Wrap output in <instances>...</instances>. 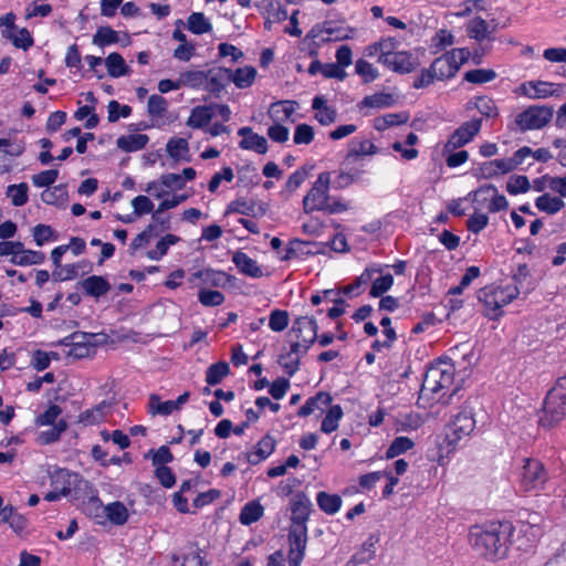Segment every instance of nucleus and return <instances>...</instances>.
Segmentation results:
<instances>
[{"label": "nucleus", "mask_w": 566, "mask_h": 566, "mask_svg": "<svg viewBox=\"0 0 566 566\" xmlns=\"http://www.w3.org/2000/svg\"><path fill=\"white\" fill-rule=\"evenodd\" d=\"M415 65V60L409 52L396 50L392 51L388 61L384 64L389 70L402 74L412 72Z\"/></svg>", "instance_id": "nucleus-22"}, {"label": "nucleus", "mask_w": 566, "mask_h": 566, "mask_svg": "<svg viewBox=\"0 0 566 566\" xmlns=\"http://www.w3.org/2000/svg\"><path fill=\"white\" fill-rule=\"evenodd\" d=\"M454 366L447 360H439L431 365L423 378L421 395H432V400H440L448 390L454 379Z\"/></svg>", "instance_id": "nucleus-4"}, {"label": "nucleus", "mask_w": 566, "mask_h": 566, "mask_svg": "<svg viewBox=\"0 0 566 566\" xmlns=\"http://www.w3.org/2000/svg\"><path fill=\"white\" fill-rule=\"evenodd\" d=\"M2 35L10 40L13 45L19 49L28 50L33 45V39L25 28L2 30Z\"/></svg>", "instance_id": "nucleus-40"}, {"label": "nucleus", "mask_w": 566, "mask_h": 566, "mask_svg": "<svg viewBox=\"0 0 566 566\" xmlns=\"http://www.w3.org/2000/svg\"><path fill=\"white\" fill-rule=\"evenodd\" d=\"M520 290L516 284L504 286H485L479 293V300L484 304L486 315L496 318L502 314V308L517 297Z\"/></svg>", "instance_id": "nucleus-6"}, {"label": "nucleus", "mask_w": 566, "mask_h": 566, "mask_svg": "<svg viewBox=\"0 0 566 566\" xmlns=\"http://www.w3.org/2000/svg\"><path fill=\"white\" fill-rule=\"evenodd\" d=\"M230 373V367L226 361H218L208 367L206 371V381L210 386L218 385Z\"/></svg>", "instance_id": "nucleus-52"}, {"label": "nucleus", "mask_w": 566, "mask_h": 566, "mask_svg": "<svg viewBox=\"0 0 566 566\" xmlns=\"http://www.w3.org/2000/svg\"><path fill=\"white\" fill-rule=\"evenodd\" d=\"M316 502L318 507L328 515L336 514L340 510L343 503L339 495L324 491L317 493Z\"/></svg>", "instance_id": "nucleus-42"}, {"label": "nucleus", "mask_w": 566, "mask_h": 566, "mask_svg": "<svg viewBox=\"0 0 566 566\" xmlns=\"http://www.w3.org/2000/svg\"><path fill=\"white\" fill-rule=\"evenodd\" d=\"M213 118L212 108L209 105H199L191 109L187 119V126L191 128H203Z\"/></svg>", "instance_id": "nucleus-34"}, {"label": "nucleus", "mask_w": 566, "mask_h": 566, "mask_svg": "<svg viewBox=\"0 0 566 566\" xmlns=\"http://www.w3.org/2000/svg\"><path fill=\"white\" fill-rule=\"evenodd\" d=\"M312 108L315 112L314 118L323 126L333 124L337 118L336 108L328 105V101L324 95H317L313 98Z\"/></svg>", "instance_id": "nucleus-20"}, {"label": "nucleus", "mask_w": 566, "mask_h": 566, "mask_svg": "<svg viewBox=\"0 0 566 566\" xmlns=\"http://www.w3.org/2000/svg\"><path fill=\"white\" fill-rule=\"evenodd\" d=\"M377 153V148L373 142L366 138H355L350 143L349 154L353 156H367Z\"/></svg>", "instance_id": "nucleus-64"}, {"label": "nucleus", "mask_w": 566, "mask_h": 566, "mask_svg": "<svg viewBox=\"0 0 566 566\" xmlns=\"http://www.w3.org/2000/svg\"><path fill=\"white\" fill-rule=\"evenodd\" d=\"M308 510L305 505L294 504L292 509V524L289 532L287 560L290 566H300L305 556L307 545Z\"/></svg>", "instance_id": "nucleus-2"}, {"label": "nucleus", "mask_w": 566, "mask_h": 566, "mask_svg": "<svg viewBox=\"0 0 566 566\" xmlns=\"http://www.w3.org/2000/svg\"><path fill=\"white\" fill-rule=\"evenodd\" d=\"M344 412L339 405H331L322 420L321 431L326 434L336 431L339 427V421L342 420Z\"/></svg>", "instance_id": "nucleus-38"}, {"label": "nucleus", "mask_w": 566, "mask_h": 566, "mask_svg": "<svg viewBox=\"0 0 566 566\" xmlns=\"http://www.w3.org/2000/svg\"><path fill=\"white\" fill-rule=\"evenodd\" d=\"M165 211H159V207L151 213V221L146 227L148 232L154 238H158L161 233L171 229V216L164 214Z\"/></svg>", "instance_id": "nucleus-37"}, {"label": "nucleus", "mask_w": 566, "mask_h": 566, "mask_svg": "<svg viewBox=\"0 0 566 566\" xmlns=\"http://www.w3.org/2000/svg\"><path fill=\"white\" fill-rule=\"evenodd\" d=\"M512 171V166L507 158L493 159L482 163L478 168L475 175L479 178L492 179Z\"/></svg>", "instance_id": "nucleus-18"}, {"label": "nucleus", "mask_w": 566, "mask_h": 566, "mask_svg": "<svg viewBox=\"0 0 566 566\" xmlns=\"http://www.w3.org/2000/svg\"><path fill=\"white\" fill-rule=\"evenodd\" d=\"M112 406L106 401H102L97 406L92 409H87L80 413L78 422L84 426H94L98 424L106 419V417L111 413Z\"/></svg>", "instance_id": "nucleus-25"}, {"label": "nucleus", "mask_w": 566, "mask_h": 566, "mask_svg": "<svg viewBox=\"0 0 566 566\" xmlns=\"http://www.w3.org/2000/svg\"><path fill=\"white\" fill-rule=\"evenodd\" d=\"M293 331L297 333L298 338L311 345L317 337L316 321L310 317H300L295 321Z\"/></svg>", "instance_id": "nucleus-30"}, {"label": "nucleus", "mask_w": 566, "mask_h": 566, "mask_svg": "<svg viewBox=\"0 0 566 566\" xmlns=\"http://www.w3.org/2000/svg\"><path fill=\"white\" fill-rule=\"evenodd\" d=\"M397 46L398 41L395 38H381L379 41L367 45L364 49V54L367 57H377V62L384 65Z\"/></svg>", "instance_id": "nucleus-14"}, {"label": "nucleus", "mask_w": 566, "mask_h": 566, "mask_svg": "<svg viewBox=\"0 0 566 566\" xmlns=\"http://www.w3.org/2000/svg\"><path fill=\"white\" fill-rule=\"evenodd\" d=\"M481 126L482 120L480 118H474L463 123L450 135L449 139L444 144L446 151H453L469 144L481 130Z\"/></svg>", "instance_id": "nucleus-13"}, {"label": "nucleus", "mask_w": 566, "mask_h": 566, "mask_svg": "<svg viewBox=\"0 0 566 566\" xmlns=\"http://www.w3.org/2000/svg\"><path fill=\"white\" fill-rule=\"evenodd\" d=\"M187 29L197 35L209 33L212 25L201 12H193L187 19Z\"/></svg>", "instance_id": "nucleus-49"}, {"label": "nucleus", "mask_w": 566, "mask_h": 566, "mask_svg": "<svg viewBox=\"0 0 566 566\" xmlns=\"http://www.w3.org/2000/svg\"><path fill=\"white\" fill-rule=\"evenodd\" d=\"M531 182L524 175H513L506 181V191L512 196L526 193L531 189Z\"/></svg>", "instance_id": "nucleus-58"}, {"label": "nucleus", "mask_w": 566, "mask_h": 566, "mask_svg": "<svg viewBox=\"0 0 566 566\" xmlns=\"http://www.w3.org/2000/svg\"><path fill=\"white\" fill-rule=\"evenodd\" d=\"M408 120L406 113H389L378 116L374 120V128L379 132H384L391 126H398L405 124Z\"/></svg>", "instance_id": "nucleus-48"}, {"label": "nucleus", "mask_w": 566, "mask_h": 566, "mask_svg": "<svg viewBox=\"0 0 566 566\" xmlns=\"http://www.w3.org/2000/svg\"><path fill=\"white\" fill-rule=\"evenodd\" d=\"M276 440L271 434H265L248 453V462L252 465L266 460L275 450Z\"/></svg>", "instance_id": "nucleus-21"}, {"label": "nucleus", "mask_w": 566, "mask_h": 566, "mask_svg": "<svg viewBox=\"0 0 566 566\" xmlns=\"http://www.w3.org/2000/svg\"><path fill=\"white\" fill-rule=\"evenodd\" d=\"M81 289L85 294L98 298L108 293L111 284L103 276L91 275L81 282Z\"/></svg>", "instance_id": "nucleus-27"}, {"label": "nucleus", "mask_w": 566, "mask_h": 566, "mask_svg": "<svg viewBox=\"0 0 566 566\" xmlns=\"http://www.w3.org/2000/svg\"><path fill=\"white\" fill-rule=\"evenodd\" d=\"M297 107L298 103L295 101H277L270 104L268 116L274 124H284L291 120Z\"/></svg>", "instance_id": "nucleus-16"}, {"label": "nucleus", "mask_w": 566, "mask_h": 566, "mask_svg": "<svg viewBox=\"0 0 566 566\" xmlns=\"http://www.w3.org/2000/svg\"><path fill=\"white\" fill-rule=\"evenodd\" d=\"M355 73L361 77L364 83H371L379 77L378 69L364 59L356 61Z\"/></svg>", "instance_id": "nucleus-57"}, {"label": "nucleus", "mask_w": 566, "mask_h": 566, "mask_svg": "<svg viewBox=\"0 0 566 566\" xmlns=\"http://www.w3.org/2000/svg\"><path fill=\"white\" fill-rule=\"evenodd\" d=\"M395 103L396 98L392 94L380 92L365 96L360 102L359 106L360 108H388L394 106Z\"/></svg>", "instance_id": "nucleus-43"}, {"label": "nucleus", "mask_w": 566, "mask_h": 566, "mask_svg": "<svg viewBox=\"0 0 566 566\" xmlns=\"http://www.w3.org/2000/svg\"><path fill=\"white\" fill-rule=\"evenodd\" d=\"M181 241V238L174 233H165L156 242L154 249L147 251L146 256L151 261L161 260L169 251V249Z\"/></svg>", "instance_id": "nucleus-29"}, {"label": "nucleus", "mask_w": 566, "mask_h": 566, "mask_svg": "<svg viewBox=\"0 0 566 566\" xmlns=\"http://www.w3.org/2000/svg\"><path fill=\"white\" fill-rule=\"evenodd\" d=\"M166 150L168 155L177 161L189 160V144L186 138H170L166 145Z\"/></svg>", "instance_id": "nucleus-39"}, {"label": "nucleus", "mask_w": 566, "mask_h": 566, "mask_svg": "<svg viewBox=\"0 0 566 566\" xmlns=\"http://www.w3.org/2000/svg\"><path fill=\"white\" fill-rule=\"evenodd\" d=\"M232 262L237 269L244 275L250 277H261L263 275L262 269L258 265L256 261L250 258L247 253L237 251L232 255Z\"/></svg>", "instance_id": "nucleus-24"}, {"label": "nucleus", "mask_w": 566, "mask_h": 566, "mask_svg": "<svg viewBox=\"0 0 566 566\" xmlns=\"http://www.w3.org/2000/svg\"><path fill=\"white\" fill-rule=\"evenodd\" d=\"M332 186V172L324 171L317 176V179L303 198V209L305 213L324 211L331 198L329 188Z\"/></svg>", "instance_id": "nucleus-10"}, {"label": "nucleus", "mask_w": 566, "mask_h": 566, "mask_svg": "<svg viewBox=\"0 0 566 566\" xmlns=\"http://www.w3.org/2000/svg\"><path fill=\"white\" fill-rule=\"evenodd\" d=\"M67 423L64 419H60L56 424L48 430H43L38 436V441L41 444H50L60 439L61 434L66 430Z\"/></svg>", "instance_id": "nucleus-56"}, {"label": "nucleus", "mask_w": 566, "mask_h": 566, "mask_svg": "<svg viewBox=\"0 0 566 566\" xmlns=\"http://www.w3.org/2000/svg\"><path fill=\"white\" fill-rule=\"evenodd\" d=\"M473 408L469 405L462 406L451 416L447 426L444 442L449 448L448 452L454 451L462 441H467L475 429Z\"/></svg>", "instance_id": "nucleus-5"}, {"label": "nucleus", "mask_w": 566, "mask_h": 566, "mask_svg": "<svg viewBox=\"0 0 566 566\" xmlns=\"http://www.w3.org/2000/svg\"><path fill=\"white\" fill-rule=\"evenodd\" d=\"M227 67H219L218 70H211L207 73V83L205 88L210 93H220L226 85L229 83V75Z\"/></svg>", "instance_id": "nucleus-36"}, {"label": "nucleus", "mask_w": 566, "mask_h": 566, "mask_svg": "<svg viewBox=\"0 0 566 566\" xmlns=\"http://www.w3.org/2000/svg\"><path fill=\"white\" fill-rule=\"evenodd\" d=\"M470 55L471 52L467 48L453 49L437 57L431 63V73L437 77V81L453 77L460 70L461 65L469 60Z\"/></svg>", "instance_id": "nucleus-8"}, {"label": "nucleus", "mask_w": 566, "mask_h": 566, "mask_svg": "<svg viewBox=\"0 0 566 566\" xmlns=\"http://www.w3.org/2000/svg\"><path fill=\"white\" fill-rule=\"evenodd\" d=\"M149 142L145 134H129L117 138L116 146L125 153H134L144 149Z\"/></svg>", "instance_id": "nucleus-32"}, {"label": "nucleus", "mask_w": 566, "mask_h": 566, "mask_svg": "<svg viewBox=\"0 0 566 566\" xmlns=\"http://www.w3.org/2000/svg\"><path fill=\"white\" fill-rule=\"evenodd\" d=\"M29 187L25 182L18 185H9L7 187L6 195L10 198L11 203L14 207H22L28 202L29 199Z\"/></svg>", "instance_id": "nucleus-50"}, {"label": "nucleus", "mask_w": 566, "mask_h": 566, "mask_svg": "<svg viewBox=\"0 0 566 566\" xmlns=\"http://www.w3.org/2000/svg\"><path fill=\"white\" fill-rule=\"evenodd\" d=\"M513 526L509 522H491L470 528L469 541L473 549L491 562L507 557Z\"/></svg>", "instance_id": "nucleus-1"}, {"label": "nucleus", "mask_w": 566, "mask_h": 566, "mask_svg": "<svg viewBox=\"0 0 566 566\" xmlns=\"http://www.w3.org/2000/svg\"><path fill=\"white\" fill-rule=\"evenodd\" d=\"M496 76V72L491 69H474L465 72L464 80L473 84H484L492 82Z\"/></svg>", "instance_id": "nucleus-59"}, {"label": "nucleus", "mask_w": 566, "mask_h": 566, "mask_svg": "<svg viewBox=\"0 0 566 566\" xmlns=\"http://www.w3.org/2000/svg\"><path fill=\"white\" fill-rule=\"evenodd\" d=\"M307 247V242L294 239L289 242V244L279 252V259L281 261H289L292 259L301 258L303 254L307 253L305 248Z\"/></svg>", "instance_id": "nucleus-55"}, {"label": "nucleus", "mask_w": 566, "mask_h": 566, "mask_svg": "<svg viewBox=\"0 0 566 566\" xmlns=\"http://www.w3.org/2000/svg\"><path fill=\"white\" fill-rule=\"evenodd\" d=\"M44 253L41 251L24 250L20 255L11 259V262L19 266L41 264L44 261Z\"/></svg>", "instance_id": "nucleus-61"}, {"label": "nucleus", "mask_w": 566, "mask_h": 566, "mask_svg": "<svg viewBox=\"0 0 566 566\" xmlns=\"http://www.w3.org/2000/svg\"><path fill=\"white\" fill-rule=\"evenodd\" d=\"M229 83L232 82L238 88H248L252 86L256 77V70L253 66L245 65L237 70L228 69Z\"/></svg>", "instance_id": "nucleus-26"}, {"label": "nucleus", "mask_w": 566, "mask_h": 566, "mask_svg": "<svg viewBox=\"0 0 566 566\" xmlns=\"http://www.w3.org/2000/svg\"><path fill=\"white\" fill-rule=\"evenodd\" d=\"M87 336L84 334L74 333L70 337L62 340L65 346H71L69 355L75 358L87 357L91 353V347L86 344Z\"/></svg>", "instance_id": "nucleus-33"}, {"label": "nucleus", "mask_w": 566, "mask_h": 566, "mask_svg": "<svg viewBox=\"0 0 566 566\" xmlns=\"http://www.w3.org/2000/svg\"><path fill=\"white\" fill-rule=\"evenodd\" d=\"M180 85L191 88H205L207 73L203 71H186L179 76Z\"/></svg>", "instance_id": "nucleus-51"}, {"label": "nucleus", "mask_w": 566, "mask_h": 566, "mask_svg": "<svg viewBox=\"0 0 566 566\" xmlns=\"http://www.w3.org/2000/svg\"><path fill=\"white\" fill-rule=\"evenodd\" d=\"M66 197L67 191L64 185L49 187L41 193V200L46 205H57L63 202Z\"/></svg>", "instance_id": "nucleus-60"}, {"label": "nucleus", "mask_w": 566, "mask_h": 566, "mask_svg": "<svg viewBox=\"0 0 566 566\" xmlns=\"http://www.w3.org/2000/svg\"><path fill=\"white\" fill-rule=\"evenodd\" d=\"M264 514V507L259 501L248 502L240 512L239 521L242 525L258 522Z\"/></svg>", "instance_id": "nucleus-44"}, {"label": "nucleus", "mask_w": 566, "mask_h": 566, "mask_svg": "<svg viewBox=\"0 0 566 566\" xmlns=\"http://www.w3.org/2000/svg\"><path fill=\"white\" fill-rule=\"evenodd\" d=\"M172 566H207L199 551L195 547H188L180 555H175Z\"/></svg>", "instance_id": "nucleus-47"}, {"label": "nucleus", "mask_w": 566, "mask_h": 566, "mask_svg": "<svg viewBox=\"0 0 566 566\" xmlns=\"http://www.w3.org/2000/svg\"><path fill=\"white\" fill-rule=\"evenodd\" d=\"M494 29V27L491 28L490 24L481 17H474L467 23L465 27L468 35L478 42L488 40Z\"/></svg>", "instance_id": "nucleus-31"}, {"label": "nucleus", "mask_w": 566, "mask_h": 566, "mask_svg": "<svg viewBox=\"0 0 566 566\" xmlns=\"http://www.w3.org/2000/svg\"><path fill=\"white\" fill-rule=\"evenodd\" d=\"M148 406L153 415L169 416L176 411L172 400L161 401L155 394L150 395Z\"/></svg>", "instance_id": "nucleus-62"}, {"label": "nucleus", "mask_w": 566, "mask_h": 566, "mask_svg": "<svg viewBox=\"0 0 566 566\" xmlns=\"http://www.w3.org/2000/svg\"><path fill=\"white\" fill-rule=\"evenodd\" d=\"M104 513L107 520L115 525H124L129 517L127 507L119 501L105 505Z\"/></svg>", "instance_id": "nucleus-41"}, {"label": "nucleus", "mask_w": 566, "mask_h": 566, "mask_svg": "<svg viewBox=\"0 0 566 566\" xmlns=\"http://www.w3.org/2000/svg\"><path fill=\"white\" fill-rule=\"evenodd\" d=\"M107 73L111 77L118 78L130 74V69L119 53H111L104 60Z\"/></svg>", "instance_id": "nucleus-35"}, {"label": "nucleus", "mask_w": 566, "mask_h": 566, "mask_svg": "<svg viewBox=\"0 0 566 566\" xmlns=\"http://www.w3.org/2000/svg\"><path fill=\"white\" fill-rule=\"evenodd\" d=\"M332 400L333 398L328 392L319 391L305 401V403L298 409L297 416L304 418L316 411L323 412L331 406Z\"/></svg>", "instance_id": "nucleus-23"}, {"label": "nucleus", "mask_w": 566, "mask_h": 566, "mask_svg": "<svg viewBox=\"0 0 566 566\" xmlns=\"http://www.w3.org/2000/svg\"><path fill=\"white\" fill-rule=\"evenodd\" d=\"M415 446V442L408 437H397L392 440L388 449L386 450V458L394 459L400 454L406 453L411 450Z\"/></svg>", "instance_id": "nucleus-53"}, {"label": "nucleus", "mask_w": 566, "mask_h": 566, "mask_svg": "<svg viewBox=\"0 0 566 566\" xmlns=\"http://www.w3.org/2000/svg\"><path fill=\"white\" fill-rule=\"evenodd\" d=\"M548 474L543 463L536 459H524L518 483L522 491L531 494H539L546 490Z\"/></svg>", "instance_id": "nucleus-7"}, {"label": "nucleus", "mask_w": 566, "mask_h": 566, "mask_svg": "<svg viewBox=\"0 0 566 566\" xmlns=\"http://www.w3.org/2000/svg\"><path fill=\"white\" fill-rule=\"evenodd\" d=\"M374 276V281L370 286L369 294L373 297H379L387 291H389L394 284V277L389 272H386V270L381 272H377Z\"/></svg>", "instance_id": "nucleus-46"}, {"label": "nucleus", "mask_w": 566, "mask_h": 566, "mask_svg": "<svg viewBox=\"0 0 566 566\" xmlns=\"http://www.w3.org/2000/svg\"><path fill=\"white\" fill-rule=\"evenodd\" d=\"M566 418V376L559 377L547 392L539 415V424L552 428Z\"/></svg>", "instance_id": "nucleus-3"}, {"label": "nucleus", "mask_w": 566, "mask_h": 566, "mask_svg": "<svg viewBox=\"0 0 566 566\" xmlns=\"http://www.w3.org/2000/svg\"><path fill=\"white\" fill-rule=\"evenodd\" d=\"M71 473L65 470H59L52 475L53 490L44 495V500L49 502L59 501L62 496H66L71 492Z\"/></svg>", "instance_id": "nucleus-17"}, {"label": "nucleus", "mask_w": 566, "mask_h": 566, "mask_svg": "<svg viewBox=\"0 0 566 566\" xmlns=\"http://www.w3.org/2000/svg\"><path fill=\"white\" fill-rule=\"evenodd\" d=\"M390 265L388 264H379L374 263L369 266H367L363 273L355 279V281L344 287V293L347 295H358L361 293L363 289L369 284L373 283L374 276L377 272H381L384 270H387Z\"/></svg>", "instance_id": "nucleus-15"}, {"label": "nucleus", "mask_w": 566, "mask_h": 566, "mask_svg": "<svg viewBox=\"0 0 566 566\" xmlns=\"http://www.w3.org/2000/svg\"><path fill=\"white\" fill-rule=\"evenodd\" d=\"M168 108V102L161 95L154 94L148 98L147 112L151 118H161Z\"/></svg>", "instance_id": "nucleus-63"}, {"label": "nucleus", "mask_w": 566, "mask_h": 566, "mask_svg": "<svg viewBox=\"0 0 566 566\" xmlns=\"http://www.w3.org/2000/svg\"><path fill=\"white\" fill-rule=\"evenodd\" d=\"M376 555V546L373 538H368L363 543L361 547L350 557L346 566H357L368 563Z\"/></svg>", "instance_id": "nucleus-45"}, {"label": "nucleus", "mask_w": 566, "mask_h": 566, "mask_svg": "<svg viewBox=\"0 0 566 566\" xmlns=\"http://www.w3.org/2000/svg\"><path fill=\"white\" fill-rule=\"evenodd\" d=\"M553 118V109L545 105H533L521 112L515 123L523 132L536 130L545 127Z\"/></svg>", "instance_id": "nucleus-11"}, {"label": "nucleus", "mask_w": 566, "mask_h": 566, "mask_svg": "<svg viewBox=\"0 0 566 566\" xmlns=\"http://www.w3.org/2000/svg\"><path fill=\"white\" fill-rule=\"evenodd\" d=\"M476 209L486 208L489 212L504 211L509 207V201L505 196L500 195L493 185L480 187L475 191L469 193Z\"/></svg>", "instance_id": "nucleus-12"}, {"label": "nucleus", "mask_w": 566, "mask_h": 566, "mask_svg": "<svg viewBox=\"0 0 566 566\" xmlns=\"http://www.w3.org/2000/svg\"><path fill=\"white\" fill-rule=\"evenodd\" d=\"M119 40L118 33L109 27H101L93 35L92 42L94 45L105 48L111 44L117 43Z\"/></svg>", "instance_id": "nucleus-54"}, {"label": "nucleus", "mask_w": 566, "mask_h": 566, "mask_svg": "<svg viewBox=\"0 0 566 566\" xmlns=\"http://www.w3.org/2000/svg\"><path fill=\"white\" fill-rule=\"evenodd\" d=\"M513 93L528 99L559 98L566 95V84L532 80L521 83Z\"/></svg>", "instance_id": "nucleus-9"}, {"label": "nucleus", "mask_w": 566, "mask_h": 566, "mask_svg": "<svg viewBox=\"0 0 566 566\" xmlns=\"http://www.w3.org/2000/svg\"><path fill=\"white\" fill-rule=\"evenodd\" d=\"M534 203L537 210L548 216H554L566 207L565 201L560 197L549 192L538 196Z\"/></svg>", "instance_id": "nucleus-28"}, {"label": "nucleus", "mask_w": 566, "mask_h": 566, "mask_svg": "<svg viewBox=\"0 0 566 566\" xmlns=\"http://www.w3.org/2000/svg\"><path fill=\"white\" fill-rule=\"evenodd\" d=\"M238 135L242 136L240 148L245 150H253L258 154H265L269 149L268 140L265 137L255 134L250 127H242L238 130Z\"/></svg>", "instance_id": "nucleus-19"}]
</instances>
